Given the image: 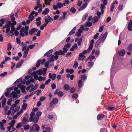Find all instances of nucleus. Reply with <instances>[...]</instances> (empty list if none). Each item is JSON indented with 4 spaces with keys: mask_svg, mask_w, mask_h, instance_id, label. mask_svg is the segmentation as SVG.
<instances>
[{
    "mask_svg": "<svg viewBox=\"0 0 132 132\" xmlns=\"http://www.w3.org/2000/svg\"><path fill=\"white\" fill-rule=\"evenodd\" d=\"M49 78L50 79H52L53 80H54L56 78V74L53 73L52 75L51 73H50L49 74Z\"/></svg>",
    "mask_w": 132,
    "mask_h": 132,
    "instance_id": "obj_10",
    "label": "nucleus"
},
{
    "mask_svg": "<svg viewBox=\"0 0 132 132\" xmlns=\"http://www.w3.org/2000/svg\"><path fill=\"white\" fill-rule=\"evenodd\" d=\"M16 105L15 104H13L10 107V109L11 110H13V109L16 107Z\"/></svg>",
    "mask_w": 132,
    "mask_h": 132,
    "instance_id": "obj_59",
    "label": "nucleus"
},
{
    "mask_svg": "<svg viewBox=\"0 0 132 132\" xmlns=\"http://www.w3.org/2000/svg\"><path fill=\"white\" fill-rule=\"evenodd\" d=\"M12 98L9 99L8 101H7V104L9 105H11V102L12 101Z\"/></svg>",
    "mask_w": 132,
    "mask_h": 132,
    "instance_id": "obj_48",
    "label": "nucleus"
},
{
    "mask_svg": "<svg viewBox=\"0 0 132 132\" xmlns=\"http://www.w3.org/2000/svg\"><path fill=\"white\" fill-rule=\"evenodd\" d=\"M71 44L70 43H68L64 46V47H65L67 48H69L71 47Z\"/></svg>",
    "mask_w": 132,
    "mask_h": 132,
    "instance_id": "obj_52",
    "label": "nucleus"
},
{
    "mask_svg": "<svg viewBox=\"0 0 132 132\" xmlns=\"http://www.w3.org/2000/svg\"><path fill=\"white\" fill-rule=\"evenodd\" d=\"M35 114V113L34 112L32 111L31 112L30 114V116L29 118V119H30L31 121L32 120V119L33 117H34Z\"/></svg>",
    "mask_w": 132,
    "mask_h": 132,
    "instance_id": "obj_28",
    "label": "nucleus"
},
{
    "mask_svg": "<svg viewBox=\"0 0 132 132\" xmlns=\"http://www.w3.org/2000/svg\"><path fill=\"white\" fill-rule=\"evenodd\" d=\"M75 48L76 49L78 48V47L76 43H75L74 44V45L72 46V47L70 48V50L71 51H73Z\"/></svg>",
    "mask_w": 132,
    "mask_h": 132,
    "instance_id": "obj_17",
    "label": "nucleus"
},
{
    "mask_svg": "<svg viewBox=\"0 0 132 132\" xmlns=\"http://www.w3.org/2000/svg\"><path fill=\"white\" fill-rule=\"evenodd\" d=\"M33 127H34V129H35L36 131H38L40 129V128L38 125L36 123L34 124L33 125Z\"/></svg>",
    "mask_w": 132,
    "mask_h": 132,
    "instance_id": "obj_16",
    "label": "nucleus"
},
{
    "mask_svg": "<svg viewBox=\"0 0 132 132\" xmlns=\"http://www.w3.org/2000/svg\"><path fill=\"white\" fill-rule=\"evenodd\" d=\"M41 23V22L40 21H37L36 23V24L38 27L39 26Z\"/></svg>",
    "mask_w": 132,
    "mask_h": 132,
    "instance_id": "obj_64",
    "label": "nucleus"
},
{
    "mask_svg": "<svg viewBox=\"0 0 132 132\" xmlns=\"http://www.w3.org/2000/svg\"><path fill=\"white\" fill-rule=\"evenodd\" d=\"M63 88L64 89L66 90H68L70 88L69 85L67 84H65L64 85Z\"/></svg>",
    "mask_w": 132,
    "mask_h": 132,
    "instance_id": "obj_18",
    "label": "nucleus"
},
{
    "mask_svg": "<svg viewBox=\"0 0 132 132\" xmlns=\"http://www.w3.org/2000/svg\"><path fill=\"white\" fill-rule=\"evenodd\" d=\"M5 20V19H2L0 20V22H1L0 23V27H2L3 24L4 23Z\"/></svg>",
    "mask_w": 132,
    "mask_h": 132,
    "instance_id": "obj_36",
    "label": "nucleus"
},
{
    "mask_svg": "<svg viewBox=\"0 0 132 132\" xmlns=\"http://www.w3.org/2000/svg\"><path fill=\"white\" fill-rule=\"evenodd\" d=\"M11 94L12 96V97L13 98H15L18 96V95L16 94L14 91H12L11 93Z\"/></svg>",
    "mask_w": 132,
    "mask_h": 132,
    "instance_id": "obj_27",
    "label": "nucleus"
},
{
    "mask_svg": "<svg viewBox=\"0 0 132 132\" xmlns=\"http://www.w3.org/2000/svg\"><path fill=\"white\" fill-rule=\"evenodd\" d=\"M51 87L52 89H54L56 88V85L54 83H53L51 85Z\"/></svg>",
    "mask_w": 132,
    "mask_h": 132,
    "instance_id": "obj_63",
    "label": "nucleus"
},
{
    "mask_svg": "<svg viewBox=\"0 0 132 132\" xmlns=\"http://www.w3.org/2000/svg\"><path fill=\"white\" fill-rule=\"evenodd\" d=\"M40 0L38 1L36 3V4L37 5V6L38 8H41L42 7V5L40 4Z\"/></svg>",
    "mask_w": 132,
    "mask_h": 132,
    "instance_id": "obj_38",
    "label": "nucleus"
},
{
    "mask_svg": "<svg viewBox=\"0 0 132 132\" xmlns=\"http://www.w3.org/2000/svg\"><path fill=\"white\" fill-rule=\"evenodd\" d=\"M78 87L80 88L82 86V81L81 80H79L78 81Z\"/></svg>",
    "mask_w": 132,
    "mask_h": 132,
    "instance_id": "obj_33",
    "label": "nucleus"
},
{
    "mask_svg": "<svg viewBox=\"0 0 132 132\" xmlns=\"http://www.w3.org/2000/svg\"><path fill=\"white\" fill-rule=\"evenodd\" d=\"M78 94L76 93L73 94L72 96V98L74 99L77 98L78 97Z\"/></svg>",
    "mask_w": 132,
    "mask_h": 132,
    "instance_id": "obj_42",
    "label": "nucleus"
},
{
    "mask_svg": "<svg viewBox=\"0 0 132 132\" xmlns=\"http://www.w3.org/2000/svg\"><path fill=\"white\" fill-rule=\"evenodd\" d=\"M36 72L39 75H41L43 73V71L42 69H39L37 70Z\"/></svg>",
    "mask_w": 132,
    "mask_h": 132,
    "instance_id": "obj_37",
    "label": "nucleus"
},
{
    "mask_svg": "<svg viewBox=\"0 0 132 132\" xmlns=\"http://www.w3.org/2000/svg\"><path fill=\"white\" fill-rule=\"evenodd\" d=\"M76 10L73 7H72L70 10V11L73 13H75L76 11Z\"/></svg>",
    "mask_w": 132,
    "mask_h": 132,
    "instance_id": "obj_41",
    "label": "nucleus"
},
{
    "mask_svg": "<svg viewBox=\"0 0 132 132\" xmlns=\"http://www.w3.org/2000/svg\"><path fill=\"white\" fill-rule=\"evenodd\" d=\"M100 18H99L97 16H95L93 19L94 21V22H93V23H95L98 22V21L99 19Z\"/></svg>",
    "mask_w": 132,
    "mask_h": 132,
    "instance_id": "obj_24",
    "label": "nucleus"
},
{
    "mask_svg": "<svg viewBox=\"0 0 132 132\" xmlns=\"http://www.w3.org/2000/svg\"><path fill=\"white\" fill-rule=\"evenodd\" d=\"M125 53V51L124 49H122L118 52L119 54L121 56L124 55Z\"/></svg>",
    "mask_w": 132,
    "mask_h": 132,
    "instance_id": "obj_13",
    "label": "nucleus"
},
{
    "mask_svg": "<svg viewBox=\"0 0 132 132\" xmlns=\"http://www.w3.org/2000/svg\"><path fill=\"white\" fill-rule=\"evenodd\" d=\"M21 127V123H17L16 126V128H18Z\"/></svg>",
    "mask_w": 132,
    "mask_h": 132,
    "instance_id": "obj_60",
    "label": "nucleus"
},
{
    "mask_svg": "<svg viewBox=\"0 0 132 132\" xmlns=\"http://www.w3.org/2000/svg\"><path fill=\"white\" fill-rule=\"evenodd\" d=\"M46 99V97L45 96H42L39 99V100L40 102H42L43 101H44Z\"/></svg>",
    "mask_w": 132,
    "mask_h": 132,
    "instance_id": "obj_56",
    "label": "nucleus"
},
{
    "mask_svg": "<svg viewBox=\"0 0 132 132\" xmlns=\"http://www.w3.org/2000/svg\"><path fill=\"white\" fill-rule=\"evenodd\" d=\"M49 12V10L48 8H46L45 9V10L42 12V14H47Z\"/></svg>",
    "mask_w": 132,
    "mask_h": 132,
    "instance_id": "obj_21",
    "label": "nucleus"
},
{
    "mask_svg": "<svg viewBox=\"0 0 132 132\" xmlns=\"http://www.w3.org/2000/svg\"><path fill=\"white\" fill-rule=\"evenodd\" d=\"M33 75H34V78L36 80H37L38 79V76L36 75V72L35 71H33Z\"/></svg>",
    "mask_w": 132,
    "mask_h": 132,
    "instance_id": "obj_35",
    "label": "nucleus"
},
{
    "mask_svg": "<svg viewBox=\"0 0 132 132\" xmlns=\"http://www.w3.org/2000/svg\"><path fill=\"white\" fill-rule=\"evenodd\" d=\"M88 16V14L87 13H85L82 16V20L84 21L86 19Z\"/></svg>",
    "mask_w": 132,
    "mask_h": 132,
    "instance_id": "obj_31",
    "label": "nucleus"
},
{
    "mask_svg": "<svg viewBox=\"0 0 132 132\" xmlns=\"http://www.w3.org/2000/svg\"><path fill=\"white\" fill-rule=\"evenodd\" d=\"M7 72H4L3 73H1L0 74V76L1 77H4L5 75H7Z\"/></svg>",
    "mask_w": 132,
    "mask_h": 132,
    "instance_id": "obj_62",
    "label": "nucleus"
},
{
    "mask_svg": "<svg viewBox=\"0 0 132 132\" xmlns=\"http://www.w3.org/2000/svg\"><path fill=\"white\" fill-rule=\"evenodd\" d=\"M93 47V45L90 44V45L89 46L88 48L87 49V50L89 51V52H90V51L92 50Z\"/></svg>",
    "mask_w": 132,
    "mask_h": 132,
    "instance_id": "obj_54",
    "label": "nucleus"
},
{
    "mask_svg": "<svg viewBox=\"0 0 132 132\" xmlns=\"http://www.w3.org/2000/svg\"><path fill=\"white\" fill-rule=\"evenodd\" d=\"M6 98H4L3 100H2V107H4L5 105L6 102Z\"/></svg>",
    "mask_w": 132,
    "mask_h": 132,
    "instance_id": "obj_29",
    "label": "nucleus"
},
{
    "mask_svg": "<svg viewBox=\"0 0 132 132\" xmlns=\"http://www.w3.org/2000/svg\"><path fill=\"white\" fill-rule=\"evenodd\" d=\"M42 61L41 60H39L37 62V63L36 64V67L37 68L38 67L40 64V62Z\"/></svg>",
    "mask_w": 132,
    "mask_h": 132,
    "instance_id": "obj_39",
    "label": "nucleus"
},
{
    "mask_svg": "<svg viewBox=\"0 0 132 132\" xmlns=\"http://www.w3.org/2000/svg\"><path fill=\"white\" fill-rule=\"evenodd\" d=\"M108 35V32H106L104 34H102L100 35L99 39L101 43H103L105 40Z\"/></svg>",
    "mask_w": 132,
    "mask_h": 132,
    "instance_id": "obj_1",
    "label": "nucleus"
},
{
    "mask_svg": "<svg viewBox=\"0 0 132 132\" xmlns=\"http://www.w3.org/2000/svg\"><path fill=\"white\" fill-rule=\"evenodd\" d=\"M52 49H51L46 52L44 54V56H46L47 57H50L52 55V53L53 52Z\"/></svg>",
    "mask_w": 132,
    "mask_h": 132,
    "instance_id": "obj_8",
    "label": "nucleus"
},
{
    "mask_svg": "<svg viewBox=\"0 0 132 132\" xmlns=\"http://www.w3.org/2000/svg\"><path fill=\"white\" fill-rule=\"evenodd\" d=\"M50 63V62L49 61H47L45 64V67L47 68H48V65H49Z\"/></svg>",
    "mask_w": 132,
    "mask_h": 132,
    "instance_id": "obj_58",
    "label": "nucleus"
},
{
    "mask_svg": "<svg viewBox=\"0 0 132 132\" xmlns=\"http://www.w3.org/2000/svg\"><path fill=\"white\" fill-rule=\"evenodd\" d=\"M110 7L111 8L110 9V11H111V12H112L113 11L115 7L114 6L113 4V3H112L111 4L110 6Z\"/></svg>",
    "mask_w": 132,
    "mask_h": 132,
    "instance_id": "obj_44",
    "label": "nucleus"
},
{
    "mask_svg": "<svg viewBox=\"0 0 132 132\" xmlns=\"http://www.w3.org/2000/svg\"><path fill=\"white\" fill-rule=\"evenodd\" d=\"M57 95L59 97H61L63 95V93L62 91H59Z\"/></svg>",
    "mask_w": 132,
    "mask_h": 132,
    "instance_id": "obj_50",
    "label": "nucleus"
},
{
    "mask_svg": "<svg viewBox=\"0 0 132 132\" xmlns=\"http://www.w3.org/2000/svg\"><path fill=\"white\" fill-rule=\"evenodd\" d=\"M115 109V106H111L108 105L107 108V109L109 111H112L113 110Z\"/></svg>",
    "mask_w": 132,
    "mask_h": 132,
    "instance_id": "obj_19",
    "label": "nucleus"
},
{
    "mask_svg": "<svg viewBox=\"0 0 132 132\" xmlns=\"http://www.w3.org/2000/svg\"><path fill=\"white\" fill-rule=\"evenodd\" d=\"M7 24H6L5 26V27L6 28H10L9 27L10 24H11V22L10 21H8L7 22Z\"/></svg>",
    "mask_w": 132,
    "mask_h": 132,
    "instance_id": "obj_34",
    "label": "nucleus"
},
{
    "mask_svg": "<svg viewBox=\"0 0 132 132\" xmlns=\"http://www.w3.org/2000/svg\"><path fill=\"white\" fill-rule=\"evenodd\" d=\"M52 0H45L44 2L46 3V5H50V2Z\"/></svg>",
    "mask_w": 132,
    "mask_h": 132,
    "instance_id": "obj_40",
    "label": "nucleus"
},
{
    "mask_svg": "<svg viewBox=\"0 0 132 132\" xmlns=\"http://www.w3.org/2000/svg\"><path fill=\"white\" fill-rule=\"evenodd\" d=\"M34 14L35 11H32L28 16V18L30 19L31 21H33L34 19V17L33 16Z\"/></svg>",
    "mask_w": 132,
    "mask_h": 132,
    "instance_id": "obj_6",
    "label": "nucleus"
},
{
    "mask_svg": "<svg viewBox=\"0 0 132 132\" xmlns=\"http://www.w3.org/2000/svg\"><path fill=\"white\" fill-rule=\"evenodd\" d=\"M30 128V126L29 125H27L24 126V129L25 130H26L29 129Z\"/></svg>",
    "mask_w": 132,
    "mask_h": 132,
    "instance_id": "obj_57",
    "label": "nucleus"
},
{
    "mask_svg": "<svg viewBox=\"0 0 132 132\" xmlns=\"http://www.w3.org/2000/svg\"><path fill=\"white\" fill-rule=\"evenodd\" d=\"M46 16H45L44 18V19L45 20V22L47 23L48 24L53 20V18L51 17L49 15H47V18H46Z\"/></svg>",
    "mask_w": 132,
    "mask_h": 132,
    "instance_id": "obj_2",
    "label": "nucleus"
},
{
    "mask_svg": "<svg viewBox=\"0 0 132 132\" xmlns=\"http://www.w3.org/2000/svg\"><path fill=\"white\" fill-rule=\"evenodd\" d=\"M127 50L132 51V44L129 45L127 48Z\"/></svg>",
    "mask_w": 132,
    "mask_h": 132,
    "instance_id": "obj_53",
    "label": "nucleus"
},
{
    "mask_svg": "<svg viewBox=\"0 0 132 132\" xmlns=\"http://www.w3.org/2000/svg\"><path fill=\"white\" fill-rule=\"evenodd\" d=\"M18 86V87H20V89L21 90L22 92V93H24L25 91L26 86L23 85H21L20 84H19Z\"/></svg>",
    "mask_w": 132,
    "mask_h": 132,
    "instance_id": "obj_14",
    "label": "nucleus"
},
{
    "mask_svg": "<svg viewBox=\"0 0 132 132\" xmlns=\"http://www.w3.org/2000/svg\"><path fill=\"white\" fill-rule=\"evenodd\" d=\"M102 2H103V4H101L100 8L101 9H104L105 8V5H107L108 0H102Z\"/></svg>",
    "mask_w": 132,
    "mask_h": 132,
    "instance_id": "obj_5",
    "label": "nucleus"
},
{
    "mask_svg": "<svg viewBox=\"0 0 132 132\" xmlns=\"http://www.w3.org/2000/svg\"><path fill=\"white\" fill-rule=\"evenodd\" d=\"M123 8V6L122 4H120L119 5L118 7V10L120 11L122 10Z\"/></svg>",
    "mask_w": 132,
    "mask_h": 132,
    "instance_id": "obj_47",
    "label": "nucleus"
},
{
    "mask_svg": "<svg viewBox=\"0 0 132 132\" xmlns=\"http://www.w3.org/2000/svg\"><path fill=\"white\" fill-rule=\"evenodd\" d=\"M58 100L57 98H54L52 100V103L54 104H56L58 103Z\"/></svg>",
    "mask_w": 132,
    "mask_h": 132,
    "instance_id": "obj_23",
    "label": "nucleus"
},
{
    "mask_svg": "<svg viewBox=\"0 0 132 132\" xmlns=\"http://www.w3.org/2000/svg\"><path fill=\"white\" fill-rule=\"evenodd\" d=\"M54 54L55 55L54 56V58L55 60H57L59 57L58 55H60V53L59 51H56L54 52Z\"/></svg>",
    "mask_w": 132,
    "mask_h": 132,
    "instance_id": "obj_11",
    "label": "nucleus"
},
{
    "mask_svg": "<svg viewBox=\"0 0 132 132\" xmlns=\"http://www.w3.org/2000/svg\"><path fill=\"white\" fill-rule=\"evenodd\" d=\"M15 122V120H12L11 121V122H10L9 123V125H10V127L12 128H13Z\"/></svg>",
    "mask_w": 132,
    "mask_h": 132,
    "instance_id": "obj_25",
    "label": "nucleus"
},
{
    "mask_svg": "<svg viewBox=\"0 0 132 132\" xmlns=\"http://www.w3.org/2000/svg\"><path fill=\"white\" fill-rule=\"evenodd\" d=\"M92 23L90 22H87L85 24V26L86 27H90L92 25Z\"/></svg>",
    "mask_w": 132,
    "mask_h": 132,
    "instance_id": "obj_26",
    "label": "nucleus"
},
{
    "mask_svg": "<svg viewBox=\"0 0 132 132\" xmlns=\"http://www.w3.org/2000/svg\"><path fill=\"white\" fill-rule=\"evenodd\" d=\"M76 28V27H73L71 31L69 32V35H71L74 34L75 32Z\"/></svg>",
    "mask_w": 132,
    "mask_h": 132,
    "instance_id": "obj_22",
    "label": "nucleus"
},
{
    "mask_svg": "<svg viewBox=\"0 0 132 132\" xmlns=\"http://www.w3.org/2000/svg\"><path fill=\"white\" fill-rule=\"evenodd\" d=\"M95 57L94 55H92L89 56L87 59V60H89L90 61H91L92 60L95 58Z\"/></svg>",
    "mask_w": 132,
    "mask_h": 132,
    "instance_id": "obj_30",
    "label": "nucleus"
},
{
    "mask_svg": "<svg viewBox=\"0 0 132 132\" xmlns=\"http://www.w3.org/2000/svg\"><path fill=\"white\" fill-rule=\"evenodd\" d=\"M19 57L18 56H17L16 57L14 56L12 58L13 60H15L16 61H18L19 60Z\"/></svg>",
    "mask_w": 132,
    "mask_h": 132,
    "instance_id": "obj_61",
    "label": "nucleus"
},
{
    "mask_svg": "<svg viewBox=\"0 0 132 132\" xmlns=\"http://www.w3.org/2000/svg\"><path fill=\"white\" fill-rule=\"evenodd\" d=\"M87 78L86 76L85 75H82L81 77V80H85Z\"/></svg>",
    "mask_w": 132,
    "mask_h": 132,
    "instance_id": "obj_43",
    "label": "nucleus"
},
{
    "mask_svg": "<svg viewBox=\"0 0 132 132\" xmlns=\"http://www.w3.org/2000/svg\"><path fill=\"white\" fill-rule=\"evenodd\" d=\"M94 63L90 61L88 62L87 64L89 68H91L93 65Z\"/></svg>",
    "mask_w": 132,
    "mask_h": 132,
    "instance_id": "obj_32",
    "label": "nucleus"
},
{
    "mask_svg": "<svg viewBox=\"0 0 132 132\" xmlns=\"http://www.w3.org/2000/svg\"><path fill=\"white\" fill-rule=\"evenodd\" d=\"M54 61V55H53L51 56L50 60H49V61L50 62H53Z\"/></svg>",
    "mask_w": 132,
    "mask_h": 132,
    "instance_id": "obj_49",
    "label": "nucleus"
},
{
    "mask_svg": "<svg viewBox=\"0 0 132 132\" xmlns=\"http://www.w3.org/2000/svg\"><path fill=\"white\" fill-rule=\"evenodd\" d=\"M38 31V29H37L34 28L29 31V33L30 35L31 36L33 33H34L35 32H37Z\"/></svg>",
    "mask_w": 132,
    "mask_h": 132,
    "instance_id": "obj_7",
    "label": "nucleus"
},
{
    "mask_svg": "<svg viewBox=\"0 0 132 132\" xmlns=\"http://www.w3.org/2000/svg\"><path fill=\"white\" fill-rule=\"evenodd\" d=\"M100 132H108V131L106 128H103L100 129Z\"/></svg>",
    "mask_w": 132,
    "mask_h": 132,
    "instance_id": "obj_46",
    "label": "nucleus"
},
{
    "mask_svg": "<svg viewBox=\"0 0 132 132\" xmlns=\"http://www.w3.org/2000/svg\"><path fill=\"white\" fill-rule=\"evenodd\" d=\"M29 26H26L25 30L24 32L25 35L27 36L28 35V31L29 29Z\"/></svg>",
    "mask_w": 132,
    "mask_h": 132,
    "instance_id": "obj_20",
    "label": "nucleus"
},
{
    "mask_svg": "<svg viewBox=\"0 0 132 132\" xmlns=\"http://www.w3.org/2000/svg\"><path fill=\"white\" fill-rule=\"evenodd\" d=\"M12 46L11 45V44L10 43H9L7 44V51H9L11 49Z\"/></svg>",
    "mask_w": 132,
    "mask_h": 132,
    "instance_id": "obj_45",
    "label": "nucleus"
},
{
    "mask_svg": "<svg viewBox=\"0 0 132 132\" xmlns=\"http://www.w3.org/2000/svg\"><path fill=\"white\" fill-rule=\"evenodd\" d=\"M28 105L27 103H24L23 104L22 108L23 109H26L27 106Z\"/></svg>",
    "mask_w": 132,
    "mask_h": 132,
    "instance_id": "obj_51",
    "label": "nucleus"
},
{
    "mask_svg": "<svg viewBox=\"0 0 132 132\" xmlns=\"http://www.w3.org/2000/svg\"><path fill=\"white\" fill-rule=\"evenodd\" d=\"M105 115L102 114H98L97 117V120H101V119H103L104 118Z\"/></svg>",
    "mask_w": 132,
    "mask_h": 132,
    "instance_id": "obj_9",
    "label": "nucleus"
},
{
    "mask_svg": "<svg viewBox=\"0 0 132 132\" xmlns=\"http://www.w3.org/2000/svg\"><path fill=\"white\" fill-rule=\"evenodd\" d=\"M39 119V117H37V116H35L34 117H33V118H32V121H31L30 119H29V121L30 122L33 121L34 123L36 124L38 122Z\"/></svg>",
    "mask_w": 132,
    "mask_h": 132,
    "instance_id": "obj_4",
    "label": "nucleus"
},
{
    "mask_svg": "<svg viewBox=\"0 0 132 132\" xmlns=\"http://www.w3.org/2000/svg\"><path fill=\"white\" fill-rule=\"evenodd\" d=\"M23 62V60H21V61L17 63L16 65V68H19L22 65Z\"/></svg>",
    "mask_w": 132,
    "mask_h": 132,
    "instance_id": "obj_15",
    "label": "nucleus"
},
{
    "mask_svg": "<svg viewBox=\"0 0 132 132\" xmlns=\"http://www.w3.org/2000/svg\"><path fill=\"white\" fill-rule=\"evenodd\" d=\"M70 91L71 93H73L75 91V89L74 87H72L70 88Z\"/></svg>",
    "mask_w": 132,
    "mask_h": 132,
    "instance_id": "obj_55",
    "label": "nucleus"
},
{
    "mask_svg": "<svg viewBox=\"0 0 132 132\" xmlns=\"http://www.w3.org/2000/svg\"><path fill=\"white\" fill-rule=\"evenodd\" d=\"M68 50L67 48L64 47L63 48V51L62 50H60L59 51L60 53V55H65V53L67 52Z\"/></svg>",
    "mask_w": 132,
    "mask_h": 132,
    "instance_id": "obj_3",
    "label": "nucleus"
},
{
    "mask_svg": "<svg viewBox=\"0 0 132 132\" xmlns=\"http://www.w3.org/2000/svg\"><path fill=\"white\" fill-rule=\"evenodd\" d=\"M87 3H85L82 6L78 9V11H81L84 10L87 6Z\"/></svg>",
    "mask_w": 132,
    "mask_h": 132,
    "instance_id": "obj_12",
    "label": "nucleus"
}]
</instances>
